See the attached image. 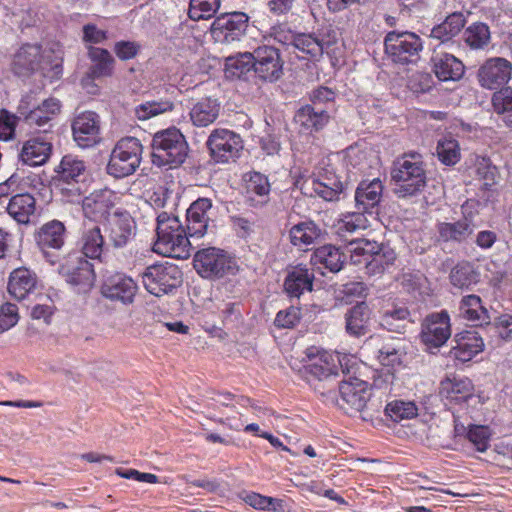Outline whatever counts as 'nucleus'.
<instances>
[{
  "mask_svg": "<svg viewBox=\"0 0 512 512\" xmlns=\"http://www.w3.org/2000/svg\"><path fill=\"white\" fill-rule=\"evenodd\" d=\"M212 202L208 198H199L187 210L184 227L179 218L167 212L157 216V239L154 251L158 254L178 259L190 256L193 243L202 238L207 232Z\"/></svg>",
  "mask_w": 512,
  "mask_h": 512,
  "instance_id": "nucleus-1",
  "label": "nucleus"
},
{
  "mask_svg": "<svg viewBox=\"0 0 512 512\" xmlns=\"http://www.w3.org/2000/svg\"><path fill=\"white\" fill-rule=\"evenodd\" d=\"M394 193L399 198L413 197L426 186L427 176L422 156L417 152L405 153L397 158L391 170Z\"/></svg>",
  "mask_w": 512,
  "mask_h": 512,
  "instance_id": "nucleus-2",
  "label": "nucleus"
},
{
  "mask_svg": "<svg viewBox=\"0 0 512 512\" xmlns=\"http://www.w3.org/2000/svg\"><path fill=\"white\" fill-rule=\"evenodd\" d=\"M188 154L184 135L177 128L157 132L152 139V163L169 169L180 166Z\"/></svg>",
  "mask_w": 512,
  "mask_h": 512,
  "instance_id": "nucleus-3",
  "label": "nucleus"
},
{
  "mask_svg": "<svg viewBox=\"0 0 512 512\" xmlns=\"http://www.w3.org/2000/svg\"><path fill=\"white\" fill-rule=\"evenodd\" d=\"M56 187L69 202H76L87 191L88 171L85 162L78 157L65 155L58 167Z\"/></svg>",
  "mask_w": 512,
  "mask_h": 512,
  "instance_id": "nucleus-4",
  "label": "nucleus"
},
{
  "mask_svg": "<svg viewBox=\"0 0 512 512\" xmlns=\"http://www.w3.org/2000/svg\"><path fill=\"white\" fill-rule=\"evenodd\" d=\"M142 144L135 137L120 139L113 148L107 165L108 174L123 178L133 174L139 167Z\"/></svg>",
  "mask_w": 512,
  "mask_h": 512,
  "instance_id": "nucleus-5",
  "label": "nucleus"
},
{
  "mask_svg": "<svg viewBox=\"0 0 512 512\" xmlns=\"http://www.w3.org/2000/svg\"><path fill=\"white\" fill-rule=\"evenodd\" d=\"M386 55L395 63H414L422 50V41L412 32L391 31L384 38Z\"/></svg>",
  "mask_w": 512,
  "mask_h": 512,
  "instance_id": "nucleus-6",
  "label": "nucleus"
},
{
  "mask_svg": "<svg viewBox=\"0 0 512 512\" xmlns=\"http://www.w3.org/2000/svg\"><path fill=\"white\" fill-rule=\"evenodd\" d=\"M194 268L207 279H219L234 273L235 263L226 252L215 247L203 248L194 255Z\"/></svg>",
  "mask_w": 512,
  "mask_h": 512,
  "instance_id": "nucleus-7",
  "label": "nucleus"
},
{
  "mask_svg": "<svg viewBox=\"0 0 512 512\" xmlns=\"http://www.w3.org/2000/svg\"><path fill=\"white\" fill-rule=\"evenodd\" d=\"M181 282V271L176 265L170 263L151 265L142 273L145 289L157 297L168 294Z\"/></svg>",
  "mask_w": 512,
  "mask_h": 512,
  "instance_id": "nucleus-8",
  "label": "nucleus"
},
{
  "mask_svg": "<svg viewBox=\"0 0 512 512\" xmlns=\"http://www.w3.org/2000/svg\"><path fill=\"white\" fill-rule=\"evenodd\" d=\"M206 145L216 163L235 161L243 149V142L237 133L228 129H215L209 135Z\"/></svg>",
  "mask_w": 512,
  "mask_h": 512,
  "instance_id": "nucleus-9",
  "label": "nucleus"
},
{
  "mask_svg": "<svg viewBox=\"0 0 512 512\" xmlns=\"http://www.w3.org/2000/svg\"><path fill=\"white\" fill-rule=\"evenodd\" d=\"M249 16L244 12L222 13L215 18L211 25V34L215 41L231 44L240 41L246 34Z\"/></svg>",
  "mask_w": 512,
  "mask_h": 512,
  "instance_id": "nucleus-10",
  "label": "nucleus"
},
{
  "mask_svg": "<svg viewBox=\"0 0 512 512\" xmlns=\"http://www.w3.org/2000/svg\"><path fill=\"white\" fill-rule=\"evenodd\" d=\"M244 57L248 61L254 60V72L265 81H276L283 73L279 50L273 46H258L253 52H245Z\"/></svg>",
  "mask_w": 512,
  "mask_h": 512,
  "instance_id": "nucleus-11",
  "label": "nucleus"
},
{
  "mask_svg": "<svg viewBox=\"0 0 512 512\" xmlns=\"http://www.w3.org/2000/svg\"><path fill=\"white\" fill-rule=\"evenodd\" d=\"M307 357L309 359L306 366L308 373L318 380L336 376L339 368L343 373L348 374L350 372L348 365L343 364L338 354H332L317 347H310L307 349Z\"/></svg>",
  "mask_w": 512,
  "mask_h": 512,
  "instance_id": "nucleus-12",
  "label": "nucleus"
},
{
  "mask_svg": "<svg viewBox=\"0 0 512 512\" xmlns=\"http://www.w3.org/2000/svg\"><path fill=\"white\" fill-rule=\"evenodd\" d=\"M512 77V63L503 57L487 59L478 69L477 78L483 88L494 90L506 85Z\"/></svg>",
  "mask_w": 512,
  "mask_h": 512,
  "instance_id": "nucleus-13",
  "label": "nucleus"
},
{
  "mask_svg": "<svg viewBox=\"0 0 512 512\" xmlns=\"http://www.w3.org/2000/svg\"><path fill=\"white\" fill-rule=\"evenodd\" d=\"M50 66L46 51H42L39 45H23L14 55L12 61L13 72L21 77L29 76L31 73L45 71Z\"/></svg>",
  "mask_w": 512,
  "mask_h": 512,
  "instance_id": "nucleus-14",
  "label": "nucleus"
},
{
  "mask_svg": "<svg viewBox=\"0 0 512 512\" xmlns=\"http://www.w3.org/2000/svg\"><path fill=\"white\" fill-rule=\"evenodd\" d=\"M450 336V317L446 311L429 314L423 321L420 337L427 348L442 346Z\"/></svg>",
  "mask_w": 512,
  "mask_h": 512,
  "instance_id": "nucleus-15",
  "label": "nucleus"
},
{
  "mask_svg": "<svg viewBox=\"0 0 512 512\" xmlns=\"http://www.w3.org/2000/svg\"><path fill=\"white\" fill-rule=\"evenodd\" d=\"M107 221L106 232L113 247L127 246L136 233V223L130 213L116 209Z\"/></svg>",
  "mask_w": 512,
  "mask_h": 512,
  "instance_id": "nucleus-16",
  "label": "nucleus"
},
{
  "mask_svg": "<svg viewBox=\"0 0 512 512\" xmlns=\"http://www.w3.org/2000/svg\"><path fill=\"white\" fill-rule=\"evenodd\" d=\"M117 199L116 193L111 189L104 188L93 191L82 199L84 216L94 221L108 220Z\"/></svg>",
  "mask_w": 512,
  "mask_h": 512,
  "instance_id": "nucleus-17",
  "label": "nucleus"
},
{
  "mask_svg": "<svg viewBox=\"0 0 512 512\" xmlns=\"http://www.w3.org/2000/svg\"><path fill=\"white\" fill-rule=\"evenodd\" d=\"M369 392L367 384L357 378L342 381L339 385V398L337 405L346 413L359 412L365 408Z\"/></svg>",
  "mask_w": 512,
  "mask_h": 512,
  "instance_id": "nucleus-18",
  "label": "nucleus"
},
{
  "mask_svg": "<svg viewBox=\"0 0 512 512\" xmlns=\"http://www.w3.org/2000/svg\"><path fill=\"white\" fill-rule=\"evenodd\" d=\"M62 270L67 277V282L78 286L80 291L89 290L95 280V274L92 264L81 256H70L62 266Z\"/></svg>",
  "mask_w": 512,
  "mask_h": 512,
  "instance_id": "nucleus-19",
  "label": "nucleus"
},
{
  "mask_svg": "<svg viewBox=\"0 0 512 512\" xmlns=\"http://www.w3.org/2000/svg\"><path fill=\"white\" fill-rule=\"evenodd\" d=\"M74 140L80 147H89L99 138V116L92 111H85L77 115L72 122Z\"/></svg>",
  "mask_w": 512,
  "mask_h": 512,
  "instance_id": "nucleus-20",
  "label": "nucleus"
},
{
  "mask_svg": "<svg viewBox=\"0 0 512 512\" xmlns=\"http://www.w3.org/2000/svg\"><path fill=\"white\" fill-rule=\"evenodd\" d=\"M137 292L135 281L125 275L116 274L109 277L101 288L102 295L112 301H120L127 305L134 301Z\"/></svg>",
  "mask_w": 512,
  "mask_h": 512,
  "instance_id": "nucleus-21",
  "label": "nucleus"
},
{
  "mask_svg": "<svg viewBox=\"0 0 512 512\" xmlns=\"http://www.w3.org/2000/svg\"><path fill=\"white\" fill-rule=\"evenodd\" d=\"M455 346L450 350V356L460 362H468L484 349L482 337L475 330L457 333L453 339Z\"/></svg>",
  "mask_w": 512,
  "mask_h": 512,
  "instance_id": "nucleus-22",
  "label": "nucleus"
},
{
  "mask_svg": "<svg viewBox=\"0 0 512 512\" xmlns=\"http://www.w3.org/2000/svg\"><path fill=\"white\" fill-rule=\"evenodd\" d=\"M65 226L58 220H52L40 227L35 235L37 245L46 258L51 250H60L65 243Z\"/></svg>",
  "mask_w": 512,
  "mask_h": 512,
  "instance_id": "nucleus-23",
  "label": "nucleus"
},
{
  "mask_svg": "<svg viewBox=\"0 0 512 512\" xmlns=\"http://www.w3.org/2000/svg\"><path fill=\"white\" fill-rule=\"evenodd\" d=\"M431 61L433 71L440 81H456L464 74V65L452 54L434 51Z\"/></svg>",
  "mask_w": 512,
  "mask_h": 512,
  "instance_id": "nucleus-24",
  "label": "nucleus"
},
{
  "mask_svg": "<svg viewBox=\"0 0 512 512\" xmlns=\"http://www.w3.org/2000/svg\"><path fill=\"white\" fill-rule=\"evenodd\" d=\"M36 274L25 267L13 270L8 281V292L16 300H23L37 286Z\"/></svg>",
  "mask_w": 512,
  "mask_h": 512,
  "instance_id": "nucleus-25",
  "label": "nucleus"
},
{
  "mask_svg": "<svg viewBox=\"0 0 512 512\" xmlns=\"http://www.w3.org/2000/svg\"><path fill=\"white\" fill-rule=\"evenodd\" d=\"M474 386L468 378L447 377L440 383V395L450 403L466 402L473 396Z\"/></svg>",
  "mask_w": 512,
  "mask_h": 512,
  "instance_id": "nucleus-26",
  "label": "nucleus"
},
{
  "mask_svg": "<svg viewBox=\"0 0 512 512\" xmlns=\"http://www.w3.org/2000/svg\"><path fill=\"white\" fill-rule=\"evenodd\" d=\"M312 190L315 195L326 201L339 200L340 194L344 191V184L335 173L326 170L318 178L311 180Z\"/></svg>",
  "mask_w": 512,
  "mask_h": 512,
  "instance_id": "nucleus-27",
  "label": "nucleus"
},
{
  "mask_svg": "<svg viewBox=\"0 0 512 512\" xmlns=\"http://www.w3.org/2000/svg\"><path fill=\"white\" fill-rule=\"evenodd\" d=\"M7 213L19 224H28L35 216L36 200L29 193H16L7 205Z\"/></svg>",
  "mask_w": 512,
  "mask_h": 512,
  "instance_id": "nucleus-28",
  "label": "nucleus"
},
{
  "mask_svg": "<svg viewBox=\"0 0 512 512\" xmlns=\"http://www.w3.org/2000/svg\"><path fill=\"white\" fill-rule=\"evenodd\" d=\"M383 185L379 179L362 181L355 191V203L358 210L365 213L380 203Z\"/></svg>",
  "mask_w": 512,
  "mask_h": 512,
  "instance_id": "nucleus-29",
  "label": "nucleus"
},
{
  "mask_svg": "<svg viewBox=\"0 0 512 512\" xmlns=\"http://www.w3.org/2000/svg\"><path fill=\"white\" fill-rule=\"evenodd\" d=\"M460 316L476 326H482L490 323L488 310L482 305V300L478 295L464 296L459 304Z\"/></svg>",
  "mask_w": 512,
  "mask_h": 512,
  "instance_id": "nucleus-30",
  "label": "nucleus"
},
{
  "mask_svg": "<svg viewBox=\"0 0 512 512\" xmlns=\"http://www.w3.org/2000/svg\"><path fill=\"white\" fill-rule=\"evenodd\" d=\"M88 57L91 61L87 76L89 79L109 77L113 74L115 60L106 49L89 47Z\"/></svg>",
  "mask_w": 512,
  "mask_h": 512,
  "instance_id": "nucleus-31",
  "label": "nucleus"
},
{
  "mask_svg": "<svg viewBox=\"0 0 512 512\" xmlns=\"http://www.w3.org/2000/svg\"><path fill=\"white\" fill-rule=\"evenodd\" d=\"M314 274L308 268L297 266L286 276L284 288L291 297H300L305 291H311Z\"/></svg>",
  "mask_w": 512,
  "mask_h": 512,
  "instance_id": "nucleus-32",
  "label": "nucleus"
},
{
  "mask_svg": "<svg viewBox=\"0 0 512 512\" xmlns=\"http://www.w3.org/2000/svg\"><path fill=\"white\" fill-rule=\"evenodd\" d=\"M345 261L344 254L339 248L333 245H324L317 248L311 256V263L319 269H327L336 273L343 267Z\"/></svg>",
  "mask_w": 512,
  "mask_h": 512,
  "instance_id": "nucleus-33",
  "label": "nucleus"
},
{
  "mask_svg": "<svg viewBox=\"0 0 512 512\" xmlns=\"http://www.w3.org/2000/svg\"><path fill=\"white\" fill-rule=\"evenodd\" d=\"M220 112V104L210 97L202 98L190 110V119L197 127H207L214 123Z\"/></svg>",
  "mask_w": 512,
  "mask_h": 512,
  "instance_id": "nucleus-34",
  "label": "nucleus"
},
{
  "mask_svg": "<svg viewBox=\"0 0 512 512\" xmlns=\"http://www.w3.org/2000/svg\"><path fill=\"white\" fill-rule=\"evenodd\" d=\"M328 113L322 109L311 105H305L300 108L296 115L295 121L300 125L303 131L312 132L319 131L329 121Z\"/></svg>",
  "mask_w": 512,
  "mask_h": 512,
  "instance_id": "nucleus-35",
  "label": "nucleus"
},
{
  "mask_svg": "<svg viewBox=\"0 0 512 512\" xmlns=\"http://www.w3.org/2000/svg\"><path fill=\"white\" fill-rule=\"evenodd\" d=\"M51 153V144L40 138H32L26 141L20 153V159L24 164L38 166L44 164Z\"/></svg>",
  "mask_w": 512,
  "mask_h": 512,
  "instance_id": "nucleus-36",
  "label": "nucleus"
},
{
  "mask_svg": "<svg viewBox=\"0 0 512 512\" xmlns=\"http://www.w3.org/2000/svg\"><path fill=\"white\" fill-rule=\"evenodd\" d=\"M450 283L459 289L469 290L480 280V272L469 261L458 262L450 271Z\"/></svg>",
  "mask_w": 512,
  "mask_h": 512,
  "instance_id": "nucleus-37",
  "label": "nucleus"
},
{
  "mask_svg": "<svg viewBox=\"0 0 512 512\" xmlns=\"http://www.w3.org/2000/svg\"><path fill=\"white\" fill-rule=\"evenodd\" d=\"M346 331L352 336H363L368 332L370 309L365 302L353 306L345 316Z\"/></svg>",
  "mask_w": 512,
  "mask_h": 512,
  "instance_id": "nucleus-38",
  "label": "nucleus"
},
{
  "mask_svg": "<svg viewBox=\"0 0 512 512\" xmlns=\"http://www.w3.org/2000/svg\"><path fill=\"white\" fill-rule=\"evenodd\" d=\"M437 231L439 237L445 242H463L472 235L474 226L469 219L463 218L453 223H439Z\"/></svg>",
  "mask_w": 512,
  "mask_h": 512,
  "instance_id": "nucleus-39",
  "label": "nucleus"
},
{
  "mask_svg": "<svg viewBox=\"0 0 512 512\" xmlns=\"http://www.w3.org/2000/svg\"><path fill=\"white\" fill-rule=\"evenodd\" d=\"M396 254L393 249L387 246H379L369 254L365 263L366 273L371 276L382 275L394 264Z\"/></svg>",
  "mask_w": 512,
  "mask_h": 512,
  "instance_id": "nucleus-40",
  "label": "nucleus"
},
{
  "mask_svg": "<svg viewBox=\"0 0 512 512\" xmlns=\"http://www.w3.org/2000/svg\"><path fill=\"white\" fill-rule=\"evenodd\" d=\"M107 249L104 237L99 226H92L84 230L81 237V250L85 257L100 259Z\"/></svg>",
  "mask_w": 512,
  "mask_h": 512,
  "instance_id": "nucleus-41",
  "label": "nucleus"
},
{
  "mask_svg": "<svg viewBox=\"0 0 512 512\" xmlns=\"http://www.w3.org/2000/svg\"><path fill=\"white\" fill-rule=\"evenodd\" d=\"M466 20L462 13L455 12L431 30V37L446 42L460 33L465 26Z\"/></svg>",
  "mask_w": 512,
  "mask_h": 512,
  "instance_id": "nucleus-42",
  "label": "nucleus"
},
{
  "mask_svg": "<svg viewBox=\"0 0 512 512\" xmlns=\"http://www.w3.org/2000/svg\"><path fill=\"white\" fill-rule=\"evenodd\" d=\"M289 235L294 246L306 247L320 238L321 230L313 221H304L294 225Z\"/></svg>",
  "mask_w": 512,
  "mask_h": 512,
  "instance_id": "nucleus-43",
  "label": "nucleus"
},
{
  "mask_svg": "<svg viewBox=\"0 0 512 512\" xmlns=\"http://www.w3.org/2000/svg\"><path fill=\"white\" fill-rule=\"evenodd\" d=\"M292 44L294 52L298 51L297 57L299 58H312L317 59L322 56L324 48L320 39L313 34L301 33L296 34Z\"/></svg>",
  "mask_w": 512,
  "mask_h": 512,
  "instance_id": "nucleus-44",
  "label": "nucleus"
},
{
  "mask_svg": "<svg viewBox=\"0 0 512 512\" xmlns=\"http://www.w3.org/2000/svg\"><path fill=\"white\" fill-rule=\"evenodd\" d=\"M368 226L369 221L365 215V212L358 210L357 212H350L343 215V217L339 219L336 224V232L340 237L348 240L347 234L365 230Z\"/></svg>",
  "mask_w": 512,
  "mask_h": 512,
  "instance_id": "nucleus-45",
  "label": "nucleus"
},
{
  "mask_svg": "<svg viewBox=\"0 0 512 512\" xmlns=\"http://www.w3.org/2000/svg\"><path fill=\"white\" fill-rule=\"evenodd\" d=\"M60 102L55 98H49L26 114L25 119L30 125L43 126L60 112Z\"/></svg>",
  "mask_w": 512,
  "mask_h": 512,
  "instance_id": "nucleus-46",
  "label": "nucleus"
},
{
  "mask_svg": "<svg viewBox=\"0 0 512 512\" xmlns=\"http://www.w3.org/2000/svg\"><path fill=\"white\" fill-rule=\"evenodd\" d=\"M492 105L501 120L512 128V88L506 87L495 92L492 96Z\"/></svg>",
  "mask_w": 512,
  "mask_h": 512,
  "instance_id": "nucleus-47",
  "label": "nucleus"
},
{
  "mask_svg": "<svg viewBox=\"0 0 512 512\" xmlns=\"http://www.w3.org/2000/svg\"><path fill=\"white\" fill-rule=\"evenodd\" d=\"M385 413L395 422L409 420L418 415V408L412 401L394 400L386 405Z\"/></svg>",
  "mask_w": 512,
  "mask_h": 512,
  "instance_id": "nucleus-48",
  "label": "nucleus"
},
{
  "mask_svg": "<svg viewBox=\"0 0 512 512\" xmlns=\"http://www.w3.org/2000/svg\"><path fill=\"white\" fill-rule=\"evenodd\" d=\"M490 38L489 27L484 23H474L464 32V40L472 49H483Z\"/></svg>",
  "mask_w": 512,
  "mask_h": 512,
  "instance_id": "nucleus-49",
  "label": "nucleus"
},
{
  "mask_svg": "<svg viewBox=\"0 0 512 512\" xmlns=\"http://www.w3.org/2000/svg\"><path fill=\"white\" fill-rule=\"evenodd\" d=\"M409 316L410 312L406 307H397L384 313L381 325L391 332L402 333L409 322Z\"/></svg>",
  "mask_w": 512,
  "mask_h": 512,
  "instance_id": "nucleus-50",
  "label": "nucleus"
},
{
  "mask_svg": "<svg viewBox=\"0 0 512 512\" xmlns=\"http://www.w3.org/2000/svg\"><path fill=\"white\" fill-rule=\"evenodd\" d=\"M220 8V0H190L188 16L193 21L210 19Z\"/></svg>",
  "mask_w": 512,
  "mask_h": 512,
  "instance_id": "nucleus-51",
  "label": "nucleus"
},
{
  "mask_svg": "<svg viewBox=\"0 0 512 512\" xmlns=\"http://www.w3.org/2000/svg\"><path fill=\"white\" fill-rule=\"evenodd\" d=\"M474 173L477 179L483 182L486 189H489L497 183L498 169L492 164L489 158H476L474 163Z\"/></svg>",
  "mask_w": 512,
  "mask_h": 512,
  "instance_id": "nucleus-52",
  "label": "nucleus"
},
{
  "mask_svg": "<svg viewBox=\"0 0 512 512\" xmlns=\"http://www.w3.org/2000/svg\"><path fill=\"white\" fill-rule=\"evenodd\" d=\"M348 241V252L350 253L351 261L354 264L362 263L361 257H363V261L366 263L367 258L369 259V254L373 252V249L378 248V244L376 242H370L364 239H352Z\"/></svg>",
  "mask_w": 512,
  "mask_h": 512,
  "instance_id": "nucleus-53",
  "label": "nucleus"
},
{
  "mask_svg": "<svg viewBox=\"0 0 512 512\" xmlns=\"http://www.w3.org/2000/svg\"><path fill=\"white\" fill-rule=\"evenodd\" d=\"M174 104L168 100L148 101L136 107L135 114L139 120H147L159 114L172 111Z\"/></svg>",
  "mask_w": 512,
  "mask_h": 512,
  "instance_id": "nucleus-54",
  "label": "nucleus"
},
{
  "mask_svg": "<svg viewBox=\"0 0 512 512\" xmlns=\"http://www.w3.org/2000/svg\"><path fill=\"white\" fill-rule=\"evenodd\" d=\"M437 156L443 164L448 166L455 165L460 160L458 142L454 139L439 141L437 145Z\"/></svg>",
  "mask_w": 512,
  "mask_h": 512,
  "instance_id": "nucleus-55",
  "label": "nucleus"
},
{
  "mask_svg": "<svg viewBox=\"0 0 512 512\" xmlns=\"http://www.w3.org/2000/svg\"><path fill=\"white\" fill-rule=\"evenodd\" d=\"M245 502L259 510L278 512L283 510V501L272 497L252 493L245 497Z\"/></svg>",
  "mask_w": 512,
  "mask_h": 512,
  "instance_id": "nucleus-56",
  "label": "nucleus"
},
{
  "mask_svg": "<svg viewBox=\"0 0 512 512\" xmlns=\"http://www.w3.org/2000/svg\"><path fill=\"white\" fill-rule=\"evenodd\" d=\"M467 438L475 446L477 451L484 452L489 446L490 430L487 426H470L467 432Z\"/></svg>",
  "mask_w": 512,
  "mask_h": 512,
  "instance_id": "nucleus-57",
  "label": "nucleus"
},
{
  "mask_svg": "<svg viewBox=\"0 0 512 512\" xmlns=\"http://www.w3.org/2000/svg\"><path fill=\"white\" fill-rule=\"evenodd\" d=\"M247 192L260 197H267L270 192V184L266 176L254 172L247 181Z\"/></svg>",
  "mask_w": 512,
  "mask_h": 512,
  "instance_id": "nucleus-58",
  "label": "nucleus"
},
{
  "mask_svg": "<svg viewBox=\"0 0 512 512\" xmlns=\"http://www.w3.org/2000/svg\"><path fill=\"white\" fill-rule=\"evenodd\" d=\"M18 320V308L15 304L5 303L0 307V333L14 327Z\"/></svg>",
  "mask_w": 512,
  "mask_h": 512,
  "instance_id": "nucleus-59",
  "label": "nucleus"
},
{
  "mask_svg": "<svg viewBox=\"0 0 512 512\" xmlns=\"http://www.w3.org/2000/svg\"><path fill=\"white\" fill-rule=\"evenodd\" d=\"M300 320V310L291 306L277 313L274 324L278 328H293Z\"/></svg>",
  "mask_w": 512,
  "mask_h": 512,
  "instance_id": "nucleus-60",
  "label": "nucleus"
},
{
  "mask_svg": "<svg viewBox=\"0 0 512 512\" xmlns=\"http://www.w3.org/2000/svg\"><path fill=\"white\" fill-rule=\"evenodd\" d=\"M17 117L7 110H0V140L11 139L15 132Z\"/></svg>",
  "mask_w": 512,
  "mask_h": 512,
  "instance_id": "nucleus-61",
  "label": "nucleus"
},
{
  "mask_svg": "<svg viewBox=\"0 0 512 512\" xmlns=\"http://www.w3.org/2000/svg\"><path fill=\"white\" fill-rule=\"evenodd\" d=\"M141 46L135 41H119L115 43L114 52L121 60H130L136 57Z\"/></svg>",
  "mask_w": 512,
  "mask_h": 512,
  "instance_id": "nucleus-62",
  "label": "nucleus"
},
{
  "mask_svg": "<svg viewBox=\"0 0 512 512\" xmlns=\"http://www.w3.org/2000/svg\"><path fill=\"white\" fill-rule=\"evenodd\" d=\"M54 314V306L52 301L45 298L44 303H38L31 309V317L34 320H42L45 324H50L52 315Z\"/></svg>",
  "mask_w": 512,
  "mask_h": 512,
  "instance_id": "nucleus-63",
  "label": "nucleus"
},
{
  "mask_svg": "<svg viewBox=\"0 0 512 512\" xmlns=\"http://www.w3.org/2000/svg\"><path fill=\"white\" fill-rule=\"evenodd\" d=\"M270 36L277 42L292 47L296 34L293 33L285 24L274 25L270 29Z\"/></svg>",
  "mask_w": 512,
  "mask_h": 512,
  "instance_id": "nucleus-64",
  "label": "nucleus"
}]
</instances>
